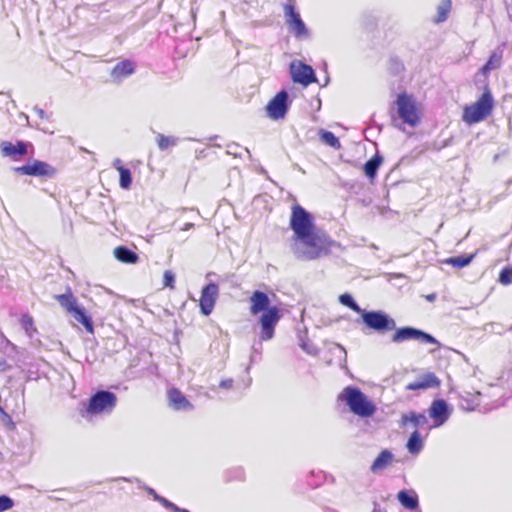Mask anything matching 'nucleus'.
<instances>
[{"label": "nucleus", "mask_w": 512, "mask_h": 512, "mask_svg": "<svg viewBox=\"0 0 512 512\" xmlns=\"http://www.w3.org/2000/svg\"><path fill=\"white\" fill-rule=\"evenodd\" d=\"M289 226L293 231L291 251L300 261L327 256L335 245V241L317 228L314 216L299 204L292 206Z\"/></svg>", "instance_id": "1"}, {"label": "nucleus", "mask_w": 512, "mask_h": 512, "mask_svg": "<svg viewBox=\"0 0 512 512\" xmlns=\"http://www.w3.org/2000/svg\"><path fill=\"white\" fill-rule=\"evenodd\" d=\"M271 301L267 293L255 290L250 297V313L258 315L261 341H269L274 337L275 328L280 321L282 314L277 306H271Z\"/></svg>", "instance_id": "2"}, {"label": "nucleus", "mask_w": 512, "mask_h": 512, "mask_svg": "<svg viewBox=\"0 0 512 512\" xmlns=\"http://www.w3.org/2000/svg\"><path fill=\"white\" fill-rule=\"evenodd\" d=\"M349 410L361 418L371 417L376 412L375 404L356 386H346L338 396Z\"/></svg>", "instance_id": "3"}, {"label": "nucleus", "mask_w": 512, "mask_h": 512, "mask_svg": "<svg viewBox=\"0 0 512 512\" xmlns=\"http://www.w3.org/2000/svg\"><path fill=\"white\" fill-rule=\"evenodd\" d=\"M59 305L69 313L75 321L82 324L88 333H94V325L91 316L86 309L78 303L70 288H67L63 294L54 297Z\"/></svg>", "instance_id": "4"}, {"label": "nucleus", "mask_w": 512, "mask_h": 512, "mask_svg": "<svg viewBox=\"0 0 512 512\" xmlns=\"http://www.w3.org/2000/svg\"><path fill=\"white\" fill-rule=\"evenodd\" d=\"M493 107V96L489 88H486L475 103L464 108L463 120L468 124L478 123L491 114Z\"/></svg>", "instance_id": "5"}, {"label": "nucleus", "mask_w": 512, "mask_h": 512, "mask_svg": "<svg viewBox=\"0 0 512 512\" xmlns=\"http://www.w3.org/2000/svg\"><path fill=\"white\" fill-rule=\"evenodd\" d=\"M362 323L370 330L385 333L396 328L395 320L382 310L368 311L363 309L360 314Z\"/></svg>", "instance_id": "6"}, {"label": "nucleus", "mask_w": 512, "mask_h": 512, "mask_svg": "<svg viewBox=\"0 0 512 512\" xmlns=\"http://www.w3.org/2000/svg\"><path fill=\"white\" fill-rule=\"evenodd\" d=\"M116 403L117 396L115 393L108 390H99L89 398L86 411L91 415L111 413Z\"/></svg>", "instance_id": "7"}, {"label": "nucleus", "mask_w": 512, "mask_h": 512, "mask_svg": "<svg viewBox=\"0 0 512 512\" xmlns=\"http://www.w3.org/2000/svg\"><path fill=\"white\" fill-rule=\"evenodd\" d=\"M394 331L391 337L393 343L399 344L409 340H416L423 344L440 345L433 335L412 326L396 327Z\"/></svg>", "instance_id": "8"}, {"label": "nucleus", "mask_w": 512, "mask_h": 512, "mask_svg": "<svg viewBox=\"0 0 512 512\" xmlns=\"http://www.w3.org/2000/svg\"><path fill=\"white\" fill-rule=\"evenodd\" d=\"M397 113L399 118L411 127H415L420 122V116L417 111L416 103L411 95L400 93L397 96Z\"/></svg>", "instance_id": "9"}, {"label": "nucleus", "mask_w": 512, "mask_h": 512, "mask_svg": "<svg viewBox=\"0 0 512 512\" xmlns=\"http://www.w3.org/2000/svg\"><path fill=\"white\" fill-rule=\"evenodd\" d=\"M290 104L289 93L284 89L279 91L266 106L267 116L272 120L284 119Z\"/></svg>", "instance_id": "10"}, {"label": "nucleus", "mask_w": 512, "mask_h": 512, "mask_svg": "<svg viewBox=\"0 0 512 512\" xmlns=\"http://www.w3.org/2000/svg\"><path fill=\"white\" fill-rule=\"evenodd\" d=\"M284 16L286 20V24L289 28V31L296 38H303L308 36V29L302 20L299 12L296 11L294 4L286 3L283 5Z\"/></svg>", "instance_id": "11"}, {"label": "nucleus", "mask_w": 512, "mask_h": 512, "mask_svg": "<svg viewBox=\"0 0 512 512\" xmlns=\"http://www.w3.org/2000/svg\"><path fill=\"white\" fill-rule=\"evenodd\" d=\"M14 172L19 175H29L34 177H53L56 170L44 161L34 160L32 163L15 167Z\"/></svg>", "instance_id": "12"}, {"label": "nucleus", "mask_w": 512, "mask_h": 512, "mask_svg": "<svg viewBox=\"0 0 512 512\" xmlns=\"http://www.w3.org/2000/svg\"><path fill=\"white\" fill-rule=\"evenodd\" d=\"M218 296L219 287L216 283L210 282L202 288L199 300V307L202 315L209 316L212 313Z\"/></svg>", "instance_id": "13"}, {"label": "nucleus", "mask_w": 512, "mask_h": 512, "mask_svg": "<svg viewBox=\"0 0 512 512\" xmlns=\"http://www.w3.org/2000/svg\"><path fill=\"white\" fill-rule=\"evenodd\" d=\"M429 416L434 422L435 427L444 425L452 413V407L446 400L438 398L432 401L429 407Z\"/></svg>", "instance_id": "14"}, {"label": "nucleus", "mask_w": 512, "mask_h": 512, "mask_svg": "<svg viewBox=\"0 0 512 512\" xmlns=\"http://www.w3.org/2000/svg\"><path fill=\"white\" fill-rule=\"evenodd\" d=\"M290 72L293 82L308 86L317 81L315 71L310 65L299 62V64L291 63Z\"/></svg>", "instance_id": "15"}, {"label": "nucleus", "mask_w": 512, "mask_h": 512, "mask_svg": "<svg viewBox=\"0 0 512 512\" xmlns=\"http://www.w3.org/2000/svg\"><path fill=\"white\" fill-rule=\"evenodd\" d=\"M0 149L4 157H9L13 160H18L27 154V144L24 141H17L15 144L4 141L1 143Z\"/></svg>", "instance_id": "16"}, {"label": "nucleus", "mask_w": 512, "mask_h": 512, "mask_svg": "<svg viewBox=\"0 0 512 512\" xmlns=\"http://www.w3.org/2000/svg\"><path fill=\"white\" fill-rule=\"evenodd\" d=\"M168 400L170 406L177 411H190L193 405L187 400L185 395L177 388H171L168 391Z\"/></svg>", "instance_id": "17"}, {"label": "nucleus", "mask_w": 512, "mask_h": 512, "mask_svg": "<svg viewBox=\"0 0 512 512\" xmlns=\"http://www.w3.org/2000/svg\"><path fill=\"white\" fill-rule=\"evenodd\" d=\"M135 71V65L134 63L129 60L125 59L120 62H118L111 71V77L113 81L115 82H121L124 78L132 75Z\"/></svg>", "instance_id": "18"}, {"label": "nucleus", "mask_w": 512, "mask_h": 512, "mask_svg": "<svg viewBox=\"0 0 512 512\" xmlns=\"http://www.w3.org/2000/svg\"><path fill=\"white\" fill-rule=\"evenodd\" d=\"M482 393L476 391L474 393L470 391H462L460 393V406L466 411H474L480 406Z\"/></svg>", "instance_id": "19"}, {"label": "nucleus", "mask_w": 512, "mask_h": 512, "mask_svg": "<svg viewBox=\"0 0 512 512\" xmlns=\"http://www.w3.org/2000/svg\"><path fill=\"white\" fill-rule=\"evenodd\" d=\"M397 500L407 510H416L419 507V498L414 490H400L397 494Z\"/></svg>", "instance_id": "20"}, {"label": "nucleus", "mask_w": 512, "mask_h": 512, "mask_svg": "<svg viewBox=\"0 0 512 512\" xmlns=\"http://www.w3.org/2000/svg\"><path fill=\"white\" fill-rule=\"evenodd\" d=\"M440 385V380L434 373H426L419 380L410 383L407 386L408 390H419L427 388H435Z\"/></svg>", "instance_id": "21"}, {"label": "nucleus", "mask_w": 512, "mask_h": 512, "mask_svg": "<svg viewBox=\"0 0 512 512\" xmlns=\"http://www.w3.org/2000/svg\"><path fill=\"white\" fill-rule=\"evenodd\" d=\"M115 258L125 264H135L139 261L138 254L127 246H118L113 252Z\"/></svg>", "instance_id": "22"}, {"label": "nucleus", "mask_w": 512, "mask_h": 512, "mask_svg": "<svg viewBox=\"0 0 512 512\" xmlns=\"http://www.w3.org/2000/svg\"><path fill=\"white\" fill-rule=\"evenodd\" d=\"M141 488H143L150 496L153 497V499L157 502H159L163 507L168 509L171 512H188L187 509L181 508L171 502L170 500L166 499L165 497L159 495L153 488L146 486V485H140Z\"/></svg>", "instance_id": "23"}, {"label": "nucleus", "mask_w": 512, "mask_h": 512, "mask_svg": "<svg viewBox=\"0 0 512 512\" xmlns=\"http://www.w3.org/2000/svg\"><path fill=\"white\" fill-rule=\"evenodd\" d=\"M393 460V453L387 449L382 450L373 461L370 470L377 473L385 469Z\"/></svg>", "instance_id": "24"}, {"label": "nucleus", "mask_w": 512, "mask_h": 512, "mask_svg": "<svg viewBox=\"0 0 512 512\" xmlns=\"http://www.w3.org/2000/svg\"><path fill=\"white\" fill-rule=\"evenodd\" d=\"M383 162V157L376 153L363 166V171L369 179H374Z\"/></svg>", "instance_id": "25"}, {"label": "nucleus", "mask_w": 512, "mask_h": 512, "mask_svg": "<svg viewBox=\"0 0 512 512\" xmlns=\"http://www.w3.org/2000/svg\"><path fill=\"white\" fill-rule=\"evenodd\" d=\"M428 422L427 417L422 413H416L414 411H410L408 413H404L401 416V425L406 426L408 423H411L414 427H422L426 425Z\"/></svg>", "instance_id": "26"}, {"label": "nucleus", "mask_w": 512, "mask_h": 512, "mask_svg": "<svg viewBox=\"0 0 512 512\" xmlns=\"http://www.w3.org/2000/svg\"><path fill=\"white\" fill-rule=\"evenodd\" d=\"M406 448L409 451V453L413 455H417L421 452V450L423 449V439L418 430H415L414 432L411 433L406 443Z\"/></svg>", "instance_id": "27"}, {"label": "nucleus", "mask_w": 512, "mask_h": 512, "mask_svg": "<svg viewBox=\"0 0 512 512\" xmlns=\"http://www.w3.org/2000/svg\"><path fill=\"white\" fill-rule=\"evenodd\" d=\"M475 254H463L459 256L449 257L444 263L449 264L455 268H463L468 266L474 259Z\"/></svg>", "instance_id": "28"}, {"label": "nucleus", "mask_w": 512, "mask_h": 512, "mask_svg": "<svg viewBox=\"0 0 512 512\" xmlns=\"http://www.w3.org/2000/svg\"><path fill=\"white\" fill-rule=\"evenodd\" d=\"M319 138L324 144L331 148L339 149L341 147L340 140L331 131L321 129L319 131Z\"/></svg>", "instance_id": "29"}, {"label": "nucleus", "mask_w": 512, "mask_h": 512, "mask_svg": "<svg viewBox=\"0 0 512 512\" xmlns=\"http://www.w3.org/2000/svg\"><path fill=\"white\" fill-rule=\"evenodd\" d=\"M451 0H442L441 3L437 7V17L435 19L436 23H442L447 20L448 14L451 10Z\"/></svg>", "instance_id": "30"}, {"label": "nucleus", "mask_w": 512, "mask_h": 512, "mask_svg": "<svg viewBox=\"0 0 512 512\" xmlns=\"http://www.w3.org/2000/svg\"><path fill=\"white\" fill-rule=\"evenodd\" d=\"M339 302L343 306H346V307L350 308L351 310H353L354 312H356L358 314H361V312L363 311V308H361L358 305V303L355 301L353 296L351 294H349V293L341 294L339 296Z\"/></svg>", "instance_id": "31"}, {"label": "nucleus", "mask_w": 512, "mask_h": 512, "mask_svg": "<svg viewBox=\"0 0 512 512\" xmlns=\"http://www.w3.org/2000/svg\"><path fill=\"white\" fill-rule=\"evenodd\" d=\"M178 142V138L173 136H165L163 134H158L157 136V144L161 151L168 149L170 146H175Z\"/></svg>", "instance_id": "32"}, {"label": "nucleus", "mask_w": 512, "mask_h": 512, "mask_svg": "<svg viewBox=\"0 0 512 512\" xmlns=\"http://www.w3.org/2000/svg\"><path fill=\"white\" fill-rule=\"evenodd\" d=\"M119 185L122 189H129L132 184V174L129 168H122L119 172Z\"/></svg>", "instance_id": "33"}, {"label": "nucleus", "mask_w": 512, "mask_h": 512, "mask_svg": "<svg viewBox=\"0 0 512 512\" xmlns=\"http://www.w3.org/2000/svg\"><path fill=\"white\" fill-rule=\"evenodd\" d=\"M299 346L303 351H305L309 355H316L318 353L317 347L306 340L303 336L299 337Z\"/></svg>", "instance_id": "34"}, {"label": "nucleus", "mask_w": 512, "mask_h": 512, "mask_svg": "<svg viewBox=\"0 0 512 512\" xmlns=\"http://www.w3.org/2000/svg\"><path fill=\"white\" fill-rule=\"evenodd\" d=\"M499 282L503 285L512 283V266L505 267L499 274Z\"/></svg>", "instance_id": "35"}, {"label": "nucleus", "mask_w": 512, "mask_h": 512, "mask_svg": "<svg viewBox=\"0 0 512 512\" xmlns=\"http://www.w3.org/2000/svg\"><path fill=\"white\" fill-rule=\"evenodd\" d=\"M175 284V274L171 270H166L163 275V285L164 287H168L174 289Z\"/></svg>", "instance_id": "36"}, {"label": "nucleus", "mask_w": 512, "mask_h": 512, "mask_svg": "<svg viewBox=\"0 0 512 512\" xmlns=\"http://www.w3.org/2000/svg\"><path fill=\"white\" fill-rule=\"evenodd\" d=\"M14 506V501L7 495H0V512L7 511Z\"/></svg>", "instance_id": "37"}, {"label": "nucleus", "mask_w": 512, "mask_h": 512, "mask_svg": "<svg viewBox=\"0 0 512 512\" xmlns=\"http://www.w3.org/2000/svg\"><path fill=\"white\" fill-rule=\"evenodd\" d=\"M21 324L22 327L25 329V331L29 334L30 329L33 327V319L29 315H23L21 318Z\"/></svg>", "instance_id": "38"}, {"label": "nucleus", "mask_w": 512, "mask_h": 512, "mask_svg": "<svg viewBox=\"0 0 512 512\" xmlns=\"http://www.w3.org/2000/svg\"><path fill=\"white\" fill-rule=\"evenodd\" d=\"M0 414L2 416V421L6 426H9L10 428L15 427V424H14L11 416L5 410H3V412H1Z\"/></svg>", "instance_id": "39"}, {"label": "nucleus", "mask_w": 512, "mask_h": 512, "mask_svg": "<svg viewBox=\"0 0 512 512\" xmlns=\"http://www.w3.org/2000/svg\"><path fill=\"white\" fill-rule=\"evenodd\" d=\"M492 61H493V56H491L490 59L482 66V68H481L482 73H486L493 68Z\"/></svg>", "instance_id": "40"}, {"label": "nucleus", "mask_w": 512, "mask_h": 512, "mask_svg": "<svg viewBox=\"0 0 512 512\" xmlns=\"http://www.w3.org/2000/svg\"><path fill=\"white\" fill-rule=\"evenodd\" d=\"M238 148H239L238 144L232 143V144L228 145L227 153L231 154V155H234V156H237V149Z\"/></svg>", "instance_id": "41"}, {"label": "nucleus", "mask_w": 512, "mask_h": 512, "mask_svg": "<svg viewBox=\"0 0 512 512\" xmlns=\"http://www.w3.org/2000/svg\"><path fill=\"white\" fill-rule=\"evenodd\" d=\"M233 385V380L232 379H225V380H222L219 384V386L223 389H230Z\"/></svg>", "instance_id": "42"}, {"label": "nucleus", "mask_w": 512, "mask_h": 512, "mask_svg": "<svg viewBox=\"0 0 512 512\" xmlns=\"http://www.w3.org/2000/svg\"><path fill=\"white\" fill-rule=\"evenodd\" d=\"M112 165H113V167H114L118 172H120V170H121L122 168H125V167L122 165V161H121V159H119V158H116V159L113 161V164H112Z\"/></svg>", "instance_id": "43"}, {"label": "nucleus", "mask_w": 512, "mask_h": 512, "mask_svg": "<svg viewBox=\"0 0 512 512\" xmlns=\"http://www.w3.org/2000/svg\"><path fill=\"white\" fill-rule=\"evenodd\" d=\"M115 480H116V481H118V480H122V481H126V482H135V483H137V484H139V485L141 484V481H140V479H138V478H126V477H120V478H116Z\"/></svg>", "instance_id": "44"}, {"label": "nucleus", "mask_w": 512, "mask_h": 512, "mask_svg": "<svg viewBox=\"0 0 512 512\" xmlns=\"http://www.w3.org/2000/svg\"><path fill=\"white\" fill-rule=\"evenodd\" d=\"M34 111L36 112V114H37L40 118H42V119L47 118V115H46V113H45V111H44L43 109L38 108V107H35V108H34Z\"/></svg>", "instance_id": "45"}, {"label": "nucleus", "mask_w": 512, "mask_h": 512, "mask_svg": "<svg viewBox=\"0 0 512 512\" xmlns=\"http://www.w3.org/2000/svg\"><path fill=\"white\" fill-rule=\"evenodd\" d=\"M335 347L343 355V359L346 360L347 353H346V350L344 349V347L340 344H335Z\"/></svg>", "instance_id": "46"}, {"label": "nucleus", "mask_w": 512, "mask_h": 512, "mask_svg": "<svg viewBox=\"0 0 512 512\" xmlns=\"http://www.w3.org/2000/svg\"><path fill=\"white\" fill-rule=\"evenodd\" d=\"M372 512H386L384 509L380 507L378 503H374Z\"/></svg>", "instance_id": "47"}, {"label": "nucleus", "mask_w": 512, "mask_h": 512, "mask_svg": "<svg viewBox=\"0 0 512 512\" xmlns=\"http://www.w3.org/2000/svg\"><path fill=\"white\" fill-rule=\"evenodd\" d=\"M503 405H504L503 401L497 400L496 403L490 407V409L498 408V407H501Z\"/></svg>", "instance_id": "48"}, {"label": "nucleus", "mask_w": 512, "mask_h": 512, "mask_svg": "<svg viewBox=\"0 0 512 512\" xmlns=\"http://www.w3.org/2000/svg\"><path fill=\"white\" fill-rule=\"evenodd\" d=\"M194 224L193 223H186L183 228L181 230L183 231H188L190 230L191 228H193Z\"/></svg>", "instance_id": "49"}, {"label": "nucleus", "mask_w": 512, "mask_h": 512, "mask_svg": "<svg viewBox=\"0 0 512 512\" xmlns=\"http://www.w3.org/2000/svg\"><path fill=\"white\" fill-rule=\"evenodd\" d=\"M396 66H397V69H399L400 67H402V65L400 64V62H397V61H394Z\"/></svg>", "instance_id": "50"}, {"label": "nucleus", "mask_w": 512, "mask_h": 512, "mask_svg": "<svg viewBox=\"0 0 512 512\" xmlns=\"http://www.w3.org/2000/svg\"><path fill=\"white\" fill-rule=\"evenodd\" d=\"M435 298V295L428 296V300H433Z\"/></svg>", "instance_id": "51"}, {"label": "nucleus", "mask_w": 512, "mask_h": 512, "mask_svg": "<svg viewBox=\"0 0 512 512\" xmlns=\"http://www.w3.org/2000/svg\"><path fill=\"white\" fill-rule=\"evenodd\" d=\"M245 152L250 155V151L247 148H245Z\"/></svg>", "instance_id": "52"}, {"label": "nucleus", "mask_w": 512, "mask_h": 512, "mask_svg": "<svg viewBox=\"0 0 512 512\" xmlns=\"http://www.w3.org/2000/svg\"><path fill=\"white\" fill-rule=\"evenodd\" d=\"M294 0H288V3H292L293 4Z\"/></svg>", "instance_id": "53"}, {"label": "nucleus", "mask_w": 512, "mask_h": 512, "mask_svg": "<svg viewBox=\"0 0 512 512\" xmlns=\"http://www.w3.org/2000/svg\"><path fill=\"white\" fill-rule=\"evenodd\" d=\"M188 512H190V511L188 510Z\"/></svg>", "instance_id": "54"}]
</instances>
